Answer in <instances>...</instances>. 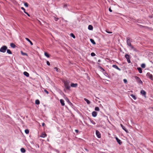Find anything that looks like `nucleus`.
I'll return each instance as SVG.
<instances>
[{
    "instance_id": "obj_1",
    "label": "nucleus",
    "mask_w": 153,
    "mask_h": 153,
    "mask_svg": "<svg viewBox=\"0 0 153 153\" xmlns=\"http://www.w3.org/2000/svg\"><path fill=\"white\" fill-rule=\"evenodd\" d=\"M65 88L67 90H70V86L69 85L70 81L69 80H64L63 81Z\"/></svg>"
},
{
    "instance_id": "obj_2",
    "label": "nucleus",
    "mask_w": 153,
    "mask_h": 153,
    "mask_svg": "<svg viewBox=\"0 0 153 153\" xmlns=\"http://www.w3.org/2000/svg\"><path fill=\"white\" fill-rule=\"evenodd\" d=\"M135 78L136 82L139 84H141L142 85L143 82L141 80L140 78L137 76H134Z\"/></svg>"
},
{
    "instance_id": "obj_3",
    "label": "nucleus",
    "mask_w": 153,
    "mask_h": 153,
    "mask_svg": "<svg viewBox=\"0 0 153 153\" xmlns=\"http://www.w3.org/2000/svg\"><path fill=\"white\" fill-rule=\"evenodd\" d=\"M131 42H132V39H130L129 37H127L126 38V42L127 45L128 46L131 45Z\"/></svg>"
},
{
    "instance_id": "obj_4",
    "label": "nucleus",
    "mask_w": 153,
    "mask_h": 153,
    "mask_svg": "<svg viewBox=\"0 0 153 153\" xmlns=\"http://www.w3.org/2000/svg\"><path fill=\"white\" fill-rule=\"evenodd\" d=\"M7 49V47L5 46H3L0 49V51L2 53H5Z\"/></svg>"
},
{
    "instance_id": "obj_5",
    "label": "nucleus",
    "mask_w": 153,
    "mask_h": 153,
    "mask_svg": "<svg viewBox=\"0 0 153 153\" xmlns=\"http://www.w3.org/2000/svg\"><path fill=\"white\" fill-rule=\"evenodd\" d=\"M147 76L150 79L153 81V76L152 74L150 73H147L146 74Z\"/></svg>"
},
{
    "instance_id": "obj_6",
    "label": "nucleus",
    "mask_w": 153,
    "mask_h": 153,
    "mask_svg": "<svg viewBox=\"0 0 153 153\" xmlns=\"http://www.w3.org/2000/svg\"><path fill=\"white\" fill-rule=\"evenodd\" d=\"M96 134L97 137L99 138H100L101 137V134L98 130H96Z\"/></svg>"
},
{
    "instance_id": "obj_7",
    "label": "nucleus",
    "mask_w": 153,
    "mask_h": 153,
    "mask_svg": "<svg viewBox=\"0 0 153 153\" xmlns=\"http://www.w3.org/2000/svg\"><path fill=\"white\" fill-rule=\"evenodd\" d=\"M129 46L131 48V50H133L134 51L136 52L137 51L136 48H134L133 45H129Z\"/></svg>"
},
{
    "instance_id": "obj_8",
    "label": "nucleus",
    "mask_w": 153,
    "mask_h": 153,
    "mask_svg": "<svg viewBox=\"0 0 153 153\" xmlns=\"http://www.w3.org/2000/svg\"><path fill=\"white\" fill-rule=\"evenodd\" d=\"M78 84L77 83H72L71 84V86L72 87L76 88Z\"/></svg>"
},
{
    "instance_id": "obj_9",
    "label": "nucleus",
    "mask_w": 153,
    "mask_h": 153,
    "mask_svg": "<svg viewBox=\"0 0 153 153\" xmlns=\"http://www.w3.org/2000/svg\"><path fill=\"white\" fill-rule=\"evenodd\" d=\"M140 93L144 97H146V92L145 91L143 90H141L140 91Z\"/></svg>"
},
{
    "instance_id": "obj_10",
    "label": "nucleus",
    "mask_w": 153,
    "mask_h": 153,
    "mask_svg": "<svg viewBox=\"0 0 153 153\" xmlns=\"http://www.w3.org/2000/svg\"><path fill=\"white\" fill-rule=\"evenodd\" d=\"M115 138L119 144L121 145L122 144V142L117 137H116Z\"/></svg>"
},
{
    "instance_id": "obj_11",
    "label": "nucleus",
    "mask_w": 153,
    "mask_h": 153,
    "mask_svg": "<svg viewBox=\"0 0 153 153\" xmlns=\"http://www.w3.org/2000/svg\"><path fill=\"white\" fill-rule=\"evenodd\" d=\"M120 126L123 130H124L126 132H127V133L128 132V131L126 129V128L125 126H124L122 124H121L120 125Z\"/></svg>"
},
{
    "instance_id": "obj_12",
    "label": "nucleus",
    "mask_w": 153,
    "mask_h": 153,
    "mask_svg": "<svg viewBox=\"0 0 153 153\" xmlns=\"http://www.w3.org/2000/svg\"><path fill=\"white\" fill-rule=\"evenodd\" d=\"M112 67H113L117 69V70H119V71H121V69H120L116 65H113L112 66Z\"/></svg>"
},
{
    "instance_id": "obj_13",
    "label": "nucleus",
    "mask_w": 153,
    "mask_h": 153,
    "mask_svg": "<svg viewBox=\"0 0 153 153\" xmlns=\"http://www.w3.org/2000/svg\"><path fill=\"white\" fill-rule=\"evenodd\" d=\"M92 116L94 117H95L97 116V112L96 111H94L92 113Z\"/></svg>"
},
{
    "instance_id": "obj_14",
    "label": "nucleus",
    "mask_w": 153,
    "mask_h": 153,
    "mask_svg": "<svg viewBox=\"0 0 153 153\" xmlns=\"http://www.w3.org/2000/svg\"><path fill=\"white\" fill-rule=\"evenodd\" d=\"M60 102L61 104L62 105L64 106L65 105L64 103V101L63 99H60Z\"/></svg>"
},
{
    "instance_id": "obj_15",
    "label": "nucleus",
    "mask_w": 153,
    "mask_h": 153,
    "mask_svg": "<svg viewBox=\"0 0 153 153\" xmlns=\"http://www.w3.org/2000/svg\"><path fill=\"white\" fill-rule=\"evenodd\" d=\"M25 39L27 41H28L30 43V44L31 45H33V43L31 42V41L29 39H28V38H25Z\"/></svg>"
},
{
    "instance_id": "obj_16",
    "label": "nucleus",
    "mask_w": 153,
    "mask_h": 153,
    "mask_svg": "<svg viewBox=\"0 0 153 153\" xmlns=\"http://www.w3.org/2000/svg\"><path fill=\"white\" fill-rule=\"evenodd\" d=\"M24 75L27 77H29V74L26 71H25L23 73Z\"/></svg>"
},
{
    "instance_id": "obj_17",
    "label": "nucleus",
    "mask_w": 153,
    "mask_h": 153,
    "mask_svg": "<svg viewBox=\"0 0 153 153\" xmlns=\"http://www.w3.org/2000/svg\"><path fill=\"white\" fill-rule=\"evenodd\" d=\"M88 29L90 30H92L93 29V27L91 25H89L88 26Z\"/></svg>"
},
{
    "instance_id": "obj_18",
    "label": "nucleus",
    "mask_w": 153,
    "mask_h": 153,
    "mask_svg": "<svg viewBox=\"0 0 153 153\" xmlns=\"http://www.w3.org/2000/svg\"><path fill=\"white\" fill-rule=\"evenodd\" d=\"M84 100L85 101H86V102L88 104H89L91 103L87 99L85 98H84Z\"/></svg>"
},
{
    "instance_id": "obj_19",
    "label": "nucleus",
    "mask_w": 153,
    "mask_h": 153,
    "mask_svg": "<svg viewBox=\"0 0 153 153\" xmlns=\"http://www.w3.org/2000/svg\"><path fill=\"white\" fill-rule=\"evenodd\" d=\"M137 69L139 73L140 74H141L142 73V69L140 67L137 68Z\"/></svg>"
},
{
    "instance_id": "obj_20",
    "label": "nucleus",
    "mask_w": 153,
    "mask_h": 153,
    "mask_svg": "<svg viewBox=\"0 0 153 153\" xmlns=\"http://www.w3.org/2000/svg\"><path fill=\"white\" fill-rule=\"evenodd\" d=\"M10 46L12 48H15L16 47V45L13 43H10Z\"/></svg>"
},
{
    "instance_id": "obj_21",
    "label": "nucleus",
    "mask_w": 153,
    "mask_h": 153,
    "mask_svg": "<svg viewBox=\"0 0 153 153\" xmlns=\"http://www.w3.org/2000/svg\"><path fill=\"white\" fill-rule=\"evenodd\" d=\"M46 136H47L46 134L45 133H42V135L40 137H42L44 138V137H45Z\"/></svg>"
},
{
    "instance_id": "obj_22",
    "label": "nucleus",
    "mask_w": 153,
    "mask_h": 153,
    "mask_svg": "<svg viewBox=\"0 0 153 153\" xmlns=\"http://www.w3.org/2000/svg\"><path fill=\"white\" fill-rule=\"evenodd\" d=\"M125 57L126 59H130V56L128 55L127 54H126L125 56Z\"/></svg>"
},
{
    "instance_id": "obj_23",
    "label": "nucleus",
    "mask_w": 153,
    "mask_h": 153,
    "mask_svg": "<svg viewBox=\"0 0 153 153\" xmlns=\"http://www.w3.org/2000/svg\"><path fill=\"white\" fill-rule=\"evenodd\" d=\"M90 41L94 45H95L96 44V43L94 39H90Z\"/></svg>"
},
{
    "instance_id": "obj_24",
    "label": "nucleus",
    "mask_w": 153,
    "mask_h": 153,
    "mask_svg": "<svg viewBox=\"0 0 153 153\" xmlns=\"http://www.w3.org/2000/svg\"><path fill=\"white\" fill-rule=\"evenodd\" d=\"M21 151L22 153H25L26 152L24 148H22L21 149Z\"/></svg>"
},
{
    "instance_id": "obj_25",
    "label": "nucleus",
    "mask_w": 153,
    "mask_h": 153,
    "mask_svg": "<svg viewBox=\"0 0 153 153\" xmlns=\"http://www.w3.org/2000/svg\"><path fill=\"white\" fill-rule=\"evenodd\" d=\"M45 55L48 58H49L50 57L49 55L48 54V53L46 52H45L44 53Z\"/></svg>"
},
{
    "instance_id": "obj_26",
    "label": "nucleus",
    "mask_w": 153,
    "mask_h": 153,
    "mask_svg": "<svg viewBox=\"0 0 153 153\" xmlns=\"http://www.w3.org/2000/svg\"><path fill=\"white\" fill-rule=\"evenodd\" d=\"M35 103L36 104L38 105L40 103V102L38 100H35Z\"/></svg>"
},
{
    "instance_id": "obj_27",
    "label": "nucleus",
    "mask_w": 153,
    "mask_h": 153,
    "mask_svg": "<svg viewBox=\"0 0 153 153\" xmlns=\"http://www.w3.org/2000/svg\"><path fill=\"white\" fill-rule=\"evenodd\" d=\"M131 96L132 97L134 100H135L137 98L135 95L132 94L131 95Z\"/></svg>"
},
{
    "instance_id": "obj_28",
    "label": "nucleus",
    "mask_w": 153,
    "mask_h": 153,
    "mask_svg": "<svg viewBox=\"0 0 153 153\" xmlns=\"http://www.w3.org/2000/svg\"><path fill=\"white\" fill-rule=\"evenodd\" d=\"M103 74L105 75V76H106L107 77H108L109 78H110L109 77V76L108 75V74L106 72H103Z\"/></svg>"
},
{
    "instance_id": "obj_29",
    "label": "nucleus",
    "mask_w": 153,
    "mask_h": 153,
    "mask_svg": "<svg viewBox=\"0 0 153 153\" xmlns=\"http://www.w3.org/2000/svg\"><path fill=\"white\" fill-rule=\"evenodd\" d=\"M7 53L9 54H11L12 53L11 51L9 49L7 50Z\"/></svg>"
},
{
    "instance_id": "obj_30",
    "label": "nucleus",
    "mask_w": 153,
    "mask_h": 153,
    "mask_svg": "<svg viewBox=\"0 0 153 153\" xmlns=\"http://www.w3.org/2000/svg\"><path fill=\"white\" fill-rule=\"evenodd\" d=\"M142 68H145L146 67V65L144 63H143L141 65Z\"/></svg>"
},
{
    "instance_id": "obj_31",
    "label": "nucleus",
    "mask_w": 153,
    "mask_h": 153,
    "mask_svg": "<svg viewBox=\"0 0 153 153\" xmlns=\"http://www.w3.org/2000/svg\"><path fill=\"white\" fill-rule=\"evenodd\" d=\"M95 110L96 111H100V108L98 107H96L95 108Z\"/></svg>"
},
{
    "instance_id": "obj_32",
    "label": "nucleus",
    "mask_w": 153,
    "mask_h": 153,
    "mask_svg": "<svg viewBox=\"0 0 153 153\" xmlns=\"http://www.w3.org/2000/svg\"><path fill=\"white\" fill-rule=\"evenodd\" d=\"M99 68H100V69L102 71V72H103V73L104 72H105V71L104 68H103L101 66H100Z\"/></svg>"
},
{
    "instance_id": "obj_33",
    "label": "nucleus",
    "mask_w": 153,
    "mask_h": 153,
    "mask_svg": "<svg viewBox=\"0 0 153 153\" xmlns=\"http://www.w3.org/2000/svg\"><path fill=\"white\" fill-rule=\"evenodd\" d=\"M25 132L26 134H28L29 133V131L28 129H25Z\"/></svg>"
},
{
    "instance_id": "obj_34",
    "label": "nucleus",
    "mask_w": 153,
    "mask_h": 153,
    "mask_svg": "<svg viewBox=\"0 0 153 153\" xmlns=\"http://www.w3.org/2000/svg\"><path fill=\"white\" fill-rule=\"evenodd\" d=\"M91 55L92 56H96L94 52L91 53Z\"/></svg>"
},
{
    "instance_id": "obj_35",
    "label": "nucleus",
    "mask_w": 153,
    "mask_h": 153,
    "mask_svg": "<svg viewBox=\"0 0 153 153\" xmlns=\"http://www.w3.org/2000/svg\"><path fill=\"white\" fill-rule=\"evenodd\" d=\"M71 36L73 38H75V36H74V35L73 33H71Z\"/></svg>"
},
{
    "instance_id": "obj_36",
    "label": "nucleus",
    "mask_w": 153,
    "mask_h": 153,
    "mask_svg": "<svg viewBox=\"0 0 153 153\" xmlns=\"http://www.w3.org/2000/svg\"><path fill=\"white\" fill-rule=\"evenodd\" d=\"M21 53L22 54V55H26V56H27V54L25 53H23L22 51H21Z\"/></svg>"
},
{
    "instance_id": "obj_37",
    "label": "nucleus",
    "mask_w": 153,
    "mask_h": 153,
    "mask_svg": "<svg viewBox=\"0 0 153 153\" xmlns=\"http://www.w3.org/2000/svg\"><path fill=\"white\" fill-rule=\"evenodd\" d=\"M24 5L26 7H27L28 6V4L27 3L25 2L24 3Z\"/></svg>"
},
{
    "instance_id": "obj_38",
    "label": "nucleus",
    "mask_w": 153,
    "mask_h": 153,
    "mask_svg": "<svg viewBox=\"0 0 153 153\" xmlns=\"http://www.w3.org/2000/svg\"><path fill=\"white\" fill-rule=\"evenodd\" d=\"M65 100L66 101L68 102V103L70 101L68 99V98L66 97L65 99Z\"/></svg>"
},
{
    "instance_id": "obj_39",
    "label": "nucleus",
    "mask_w": 153,
    "mask_h": 153,
    "mask_svg": "<svg viewBox=\"0 0 153 153\" xmlns=\"http://www.w3.org/2000/svg\"><path fill=\"white\" fill-rule=\"evenodd\" d=\"M91 122L93 125H95L96 124L95 123L93 120H91Z\"/></svg>"
},
{
    "instance_id": "obj_40",
    "label": "nucleus",
    "mask_w": 153,
    "mask_h": 153,
    "mask_svg": "<svg viewBox=\"0 0 153 153\" xmlns=\"http://www.w3.org/2000/svg\"><path fill=\"white\" fill-rule=\"evenodd\" d=\"M44 91L47 94H49L48 92L46 90L44 89Z\"/></svg>"
},
{
    "instance_id": "obj_41",
    "label": "nucleus",
    "mask_w": 153,
    "mask_h": 153,
    "mask_svg": "<svg viewBox=\"0 0 153 153\" xmlns=\"http://www.w3.org/2000/svg\"><path fill=\"white\" fill-rule=\"evenodd\" d=\"M21 9L22 10H23L24 12H25V11H25V9L23 7H21Z\"/></svg>"
},
{
    "instance_id": "obj_42",
    "label": "nucleus",
    "mask_w": 153,
    "mask_h": 153,
    "mask_svg": "<svg viewBox=\"0 0 153 153\" xmlns=\"http://www.w3.org/2000/svg\"><path fill=\"white\" fill-rule=\"evenodd\" d=\"M46 63L47 64V65H50V62L48 61H47V62H46Z\"/></svg>"
},
{
    "instance_id": "obj_43",
    "label": "nucleus",
    "mask_w": 153,
    "mask_h": 153,
    "mask_svg": "<svg viewBox=\"0 0 153 153\" xmlns=\"http://www.w3.org/2000/svg\"><path fill=\"white\" fill-rule=\"evenodd\" d=\"M54 69L55 70L57 71V72H58V68H57V67H55L54 68Z\"/></svg>"
},
{
    "instance_id": "obj_44",
    "label": "nucleus",
    "mask_w": 153,
    "mask_h": 153,
    "mask_svg": "<svg viewBox=\"0 0 153 153\" xmlns=\"http://www.w3.org/2000/svg\"><path fill=\"white\" fill-rule=\"evenodd\" d=\"M24 13L26 14L28 16H30V15L27 12L25 11Z\"/></svg>"
},
{
    "instance_id": "obj_45",
    "label": "nucleus",
    "mask_w": 153,
    "mask_h": 153,
    "mask_svg": "<svg viewBox=\"0 0 153 153\" xmlns=\"http://www.w3.org/2000/svg\"><path fill=\"white\" fill-rule=\"evenodd\" d=\"M68 104L71 106H73V104L71 102H70L69 103H68Z\"/></svg>"
},
{
    "instance_id": "obj_46",
    "label": "nucleus",
    "mask_w": 153,
    "mask_h": 153,
    "mask_svg": "<svg viewBox=\"0 0 153 153\" xmlns=\"http://www.w3.org/2000/svg\"><path fill=\"white\" fill-rule=\"evenodd\" d=\"M127 62L128 63H130L131 62V61L130 59H127Z\"/></svg>"
},
{
    "instance_id": "obj_47",
    "label": "nucleus",
    "mask_w": 153,
    "mask_h": 153,
    "mask_svg": "<svg viewBox=\"0 0 153 153\" xmlns=\"http://www.w3.org/2000/svg\"><path fill=\"white\" fill-rule=\"evenodd\" d=\"M123 81L125 83H126L127 82V80L126 79H124Z\"/></svg>"
},
{
    "instance_id": "obj_48",
    "label": "nucleus",
    "mask_w": 153,
    "mask_h": 153,
    "mask_svg": "<svg viewBox=\"0 0 153 153\" xmlns=\"http://www.w3.org/2000/svg\"><path fill=\"white\" fill-rule=\"evenodd\" d=\"M75 131L76 132V133H78L79 132V131L78 130L76 129L75 130Z\"/></svg>"
},
{
    "instance_id": "obj_49",
    "label": "nucleus",
    "mask_w": 153,
    "mask_h": 153,
    "mask_svg": "<svg viewBox=\"0 0 153 153\" xmlns=\"http://www.w3.org/2000/svg\"><path fill=\"white\" fill-rule=\"evenodd\" d=\"M109 11L110 12H112V10L110 8H109Z\"/></svg>"
},
{
    "instance_id": "obj_50",
    "label": "nucleus",
    "mask_w": 153,
    "mask_h": 153,
    "mask_svg": "<svg viewBox=\"0 0 153 153\" xmlns=\"http://www.w3.org/2000/svg\"><path fill=\"white\" fill-rule=\"evenodd\" d=\"M58 20V18H55V20L56 21H57Z\"/></svg>"
},
{
    "instance_id": "obj_51",
    "label": "nucleus",
    "mask_w": 153,
    "mask_h": 153,
    "mask_svg": "<svg viewBox=\"0 0 153 153\" xmlns=\"http://www.w3.org/2000/svg\"><path fill=\"white\" fill-rule=\"evenodd\" d=\"M106 32H107V33H112V32H110V31H106Z\"/></svg>"
},
{
    "instance_id": "obj_52",
    "label": "nucleus",
    "mask_w": 153,
    "mask_h": 153,
    "mask_svg": "<svg viewBox=\"0 0 153 153\" xmlns=\"http://www.w3.org/2000/svg\"><path fill=\"white\" fill-rule=\"evenodd\" d=\"M67 6V4H65L64 5L63 7H66Z\"/></svg>"
},
{
    "instance_id": "obj_53",
    "label": "nucleus",
    "mask_w": 153,
    "mask_h": 153,
    "mask_svg": "<svg viewBox=\"0 0 153 153\" xmlns=\"http://www.w3.org/2000/svg\"><path fill=\"white\" fill-rule=\"evenodd\" d=\"M45 125V123H43L42 124V126H44Z\"/></svg>"
},
{
    "instance_id": "obj_54",
    "label": "nucleus",
    "mask_w": 153,
    "mask_h": 153,
    "mask_svg": "<svg viewBox=\"0 0 153 153\" xmlns=\"http://www.w3.org/2000/svg\"><path fill=\"white\" fill-rule=\"evenodd\" d=\"M56 152H57V153H59V151L58 150H56Z\"/></svg>"
},
{
    "instance_id": "obj_55",
    "label": "nucleus",
    "mask_w": 153,
    "mask_h": 153,
    "mask_svg": "<svg viewBox=\"0 0 153 153\" xmlns=\"http://www.w3.org/2000/svg\"><path fill=\"white\" fill-rule=\"evenodd\" d=\"M100 61H100V59H99V60H98V62H100Z\"/></svg>"
},
{
    "instance_id": "obj_56",
    "label": "nucleus",
    "mask_w": 153,
    "mask_h": 153,
    "mask_svg": "<svg viewBox=\"0 0 153 153\" xmlns=\"http://www.w3.org/2000/svg\"><path fill=\"white\" fill-rule=\"evenodd\" d=\"M152 63H153V62H152Z\"/></svg>"
}]
</instances>
